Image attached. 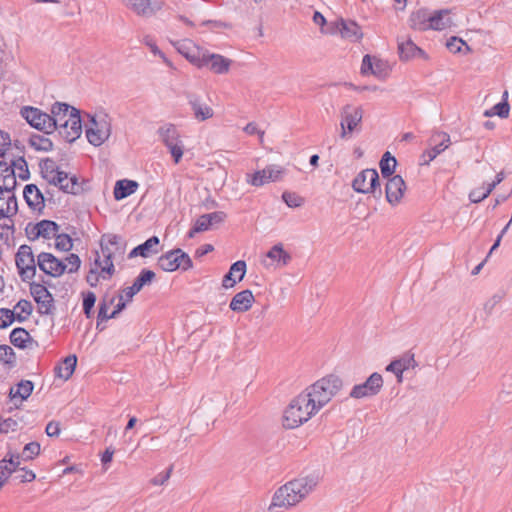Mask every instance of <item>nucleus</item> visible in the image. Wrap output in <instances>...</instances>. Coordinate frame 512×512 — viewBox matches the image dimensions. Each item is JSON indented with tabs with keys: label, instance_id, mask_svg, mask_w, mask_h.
Instances as JSON below:
<instances>
[{
	"label": "nucleus",
	"instance_id": "11",
	"mask_svg": "<svg viewBox=\"0 0 512 512\" xmlns=\"http://www.w3.org/2000/svg\"><path fill=\"white\" fill-rule=\"evenodd\" d=\"M232 60L220 54L211 53L203 50L200 54L198 68H207L215 74H226L229 72Z\"/></svg>",
	"mask_w": 512,
	"mask_h": 512
},
{
	"label": "nucleus",
	"instance_id": "52",
	"mask_svg": "<svg viewBox=\"0 0 512 512\" xmlns=\"http://www.w3.org/2000/svg\"><path fill=\"white\" fill-rule=\"evenodd\" d=\"M96 302V295L93 292H87L83 297V311L87 318L92 315V309Z\"/></svg>",
	"mask_w": 512,
	"mask_h": 512
},
{
	"label": "nucleus",
	"instance_id": "19",
	"mask_svg": "<svg viewBox=\"0 0 512 512\" xmlns=\"http://www.w3.org/2000/svg\"><path fill=\"white\" fill-rule=\"evenodd\" d=\"M127 8L139 16L150 17L163 7L162 0H123Z\"/></svg>",
	"mask_w": 512,
	"mask_h": 512
},
{
	"label": "nucleus",
	"instance_id": "30",
	"mask_svg": "<svg viewBox=\"0 0 512 512\" xmlns=\"http://www.w3.org/2000/svg\"><path fill=\"white\" fill-rule=\"evenodd\" d=\"M17 185L14 168L0 161V188L2 191L14 192Z\"/></svg>",
	"mask_w": 512,
	"mask_h": 512
},
{
	"label": "nucleus",
	"instance_id": "48",
	"mask_svg": "<svg viewBox=\"0 0 512 512\" xmlns=\"http://www.w3.org/2000/svg\"><path fill=\"white\" fill-rule=\"evenodd\" d=\"M510 112V105L508 102H500L493 106L491 110H488L484 113L485 116H494L497 115L500 118H507Z\"/></svg>",
	"mask_w": 512,
	"mask_h": 512
},
{
	"label": "nucleus",
	"instance_id": "16",
	"mask_svg": "<svg viewBox=\"0 0 512 512\" xmlns=\"http://www.w3.org/2000/svg\"><path fill=\"white\" fill-rule=\"evenodd\" d=\"M361 73L363 75H374L378 79L384 80L390 73L388 63L375 56L365 55L362 60Z\"/></svg>",
	"mask_w": 512,
	"mask_h": 512
},
{
	"label": "nucleus",
	"instance_id": "54",
	"mask_svg": "<svg viewBox=\"0 0 512 512\" xmlns=\"http://www.w3.org/2000/svg\"><path fill=\"white\" fill-rule=\"evenodd\" d=\"M0 361L5 364H13L15 362V353L8 345H0Z\"/></svg>",
	"mask_w": 512,
	"mask_h": 512
},
{
	"label": "nucleus",
	"instance_id": "38",
	"mask_svg": "<svg viewBox=\"0 0 512 512\" xmlns=\"http://www.w3.org/2000/svg\"><path fill=\"white\" fill-rule=\"evenodd\" d=\"M266 257L276 262L278 265L285 266L291 261V255L286 252L282 244L274 245L266 254Z\"/></svg>",
	"mask_w": 512,
	"mask_h": 512
},
{
	"label": "nucleus",
	"instance_id": "39",
	"mask_svg": "<svg viewBox=\"0 0 512 512\" xmlns=\"http://www.w3.org/2000/svg\"><path fill=\"white\" fill-rule=\"evenodd\" d=\"M61 180V183H53V185L58 186L63 192L76 195L82 191V186L76 176L69 177L65 172V178Z\"/></svg>",
	"mask_w": 512,
	"mask_h": 512
},
{
	"label": "nucleus",
	"instance_id": "45",
	"mask_svg": "<svg viewBox=\"0 0 512 512\" xmlns=\"http://www.w3.org/2000/svg\"><path fill=\"white\" fill-rule=\"evenodd\" d=\"M29 144L37 151H50L53 147L52 141L44 135H32L29 139Z\"/></svg>",
	"mask_w": 512,
	"mask_h": 512
},
{
	"label": "nucleus",
	"instance_id": "2",
	"mask_svg": "<svg viewBox=\"0 0 512 512\" xmlns=\"http://www.w3.org/2000/svg\"><path fill=\"white\" fill-rule=\"evenodd\" d=\"M343 386L342 380L339 376L330 374L319 380L312 385L308 386L303 394L307 395L311 406L315 407L319 412L325 405H327L334 396L338 394Z\"/></svg>",
	"mask_w": 512,
	"mask_h": 512
},
{
	"label": "nucleus",
	"instance_id": "50",
	"mask_svg": "<svg viewBox=\"0 0 512 512\" xmlns=\"http://www.w3.org/2000/svg\"><path fill=\"white\" fill-rule=\"evenodd\" d=\"M282 199L287 204V206L290 208L300 207L304 203V199L301 196H299L298 194L293 193V192H287V191L284 192L282 194Z\"/></svg>",
	"mask_w": 512,
	"mask_h": 512
},
{
	"label": "nucleus",
	"instance_id": "7",
	"mask_svg": "<svg viewBox=\"0 0 512 512\" xmlns=\"http://www.w3.org/2000/svg\"><path fill=\"white\" fill-rule=\"evenodd\" d=\"M354 191L362 194H373L376 198L381 197L379 175L375 169H364L354 178L352 182Z\"/></svg>",
	"mask_w": 512,
	"mask_h": 512
},
{
	"label": "nucleus",
	"instance_id": "36",
	"mask_svg": "<svg viewBox=\"0 0 512 512\" xmlns=\"http://www.w3.org/2000/svg\"><path fill=\"white\" fill-rule=\"evenodd\" d=\"M139 184L134 180H118L114 186V198L116 200H122L136 192Z\"/></svg>",
	"mask_w": 512,
	"mask_h": 512
},
{
	"label": "nucleus",
	"instance_id": "6",
	"mask_svg": "<svg viewBox=\"0 0 512 512\" xmlns=\"http://www.w3.org/2000/svg\"><path fill=\"white\" fill-rule=\"evenodd\" d=\"M15 263L22 281L29 282L36 275L37 260L28 245H21L15 255Z\"/></svg>",
	"mask_w": 512,
	"mask_h": 512
},
{
	"label": "nucleus",
	"instance_id": "25",
	"mask_svg": "<svg viewBox=\"0 0 512 512\" xmlns=\"http://www.w3.org/2000/svg\"><path fill=\"white\" fill-rule=\"evenodd\" d=\"M255 301L252 291L246 289L233 296L230 302V309L234 312L243 313L248 311Z\"/></svg>",
	"mask_w": 512,
	"mask_h": 512
},
{
	"label": "nucleus",
	"instance_id": "28",
	"mask_svg": "<svg viewBox=\"0 0 512 512\" xmlns=\"http://www.w3.org/2000/svg\"><path fill=\"white\" fill-rule=\"evenodd\" d=\"M23 196L27 205L31 209L41 211L44 208V196L36 185H26L23 191Z\"/></svg>",
	"mask_w": 512,
	"mask_h": 512
},
{
	"label": "nucleus",
	"instance_id": "17",
	"mask_svg": "<svg viewBox=\"0 0 512 512\" xmlns=\"http://www.w3.org/2000/svg\"><path fill=\"white\" fill-rule=\"evenodd\" d=\"M284 170L278 165H269L253 174H247V182L260 187L269 182H275L282 177Z\"/></svg>",
	"mask_w": 512,
	"mask_h": 512
},
{
	"label": "nucleus",
	"instance_id": "10",
	"mask_svg": "<svg viewBox=\"0 0 512 512\" xmlns=\"http://www.w3.org/2000/svg\"><path fill=\"white\" fill-rule=\"evenodd\" d=\"M340 116V137L345 139L347 138L348 134L356 131L358 125H360L363 118V109L360 106L355 107L351 104H347L341 109Z\"/></svg>",
	"mask_w": 512,
	"mask_h": 512
},
{
	"label": "nucleus",
	"instance_id": "62",
	"mask_svg": "<svg viewBox=\"0 0 512 512\" xmlns=\"http://www.w3.org/2000/svg\"><path fill=\"white\" fill-rule=\"evenodd\" d=\"M11 145V139L8 133L0 130V157H3L6 150Z\"/></svg>",
	"mask_w": 512,
	"mask_h": 512
},
{
	"label": "nucleus",
	"instance_id": "18",
	"mask_svg": "<svg viewBox=\"0 0 512 512\" xmlns=\"http://www.w3.org/2000/svg\"><path fill=\"white\" fill-rule=\"evenodd\" d=\"M227 215L223 211H216L201 215L189 231L188 237L193 238L196 233L204 232L224 222Z\"/></svg>",
	"mask_w": 512,
	"mask_h": 512
},
{
	"label": "nucleus",
	"instance_id": "55",
	"mask_svg": "<svg viewBox=\"0 0 512 512\" xmlns=\"http://www.w3.org/2000/svg\"><path fill=\"white\" fill-rule=\"evenodd\" d=\"M14 312L2 308L0 309V329L6 328L14 322Z\"/></svg>",
	"mask_w": 512,
	"mask_h": 512
},
{
	"label": "nucleus",
	"instance_id": "47",
	"mask_svg": "<svg viewBox=\"0 0 512 512\" xmlns=\"http://www.w3.org/2000/svg\"><path fill=\"white\" fill-rule=\"evenodd\" d=\"M156 274L152 270L143 269L140 274L136 277L133 285L141 291L146 285H150L155 279Z\"/></svg>",
	"mask_w": 512,
	"mask_h": 512
},
{
	"label": "nucleus",
	"instance_id": "26",
	"mask_svg": "<svg viewBox=\"0 0 512 512\" xmlns=\"http://www.w3.org/2000/svg\"><path fill=\"white\" fill-rule=\"evenodd\" d=\"M246 273V262L236 261L229 269V272L223 277L222 286L226 289L232 288L237 282H240Z\"/></svg>",
	"mask_w": 512,
	"mask_h": 512
},
{
	"label": "nucleus",
	"instance_id": "3",
	"mask_svg": "<svg viewBox=\"0 0 512 512\" xmlns=\"http://www.w3.org/2000/svg\"><path fill=\"white\" fill-rule=\"evenodd\" d=\"M318 411L315 407L311 406V402L308 400L307 395L303 392L294 398L283 415V425L288 429H293L304 422H307L312 418Z\"/></svg>",
	"mask_w": 512,
	"mask_h": 512
},
{
	"label": "nucleus",
	"instance_id": "8",
	"mask_svg": "<svg viewBox=\"0 0 512 512\" xmlns=\"http://www.w3.org/2000/svg\"><path fill=\"white\" fill-rule=\"evenodd\" d=\"M111 135V122L106 115L93 116L86 129V137L94 146L102 145Z\"/></svg>",
	"mask_w": 512,
	"mask_h": 512
},
{
	"label": "nucleus",
	"instance_id": "58",
	"mask_svg": "<svg viewBox=\"0 0 512 512\" xmlns=\"http://www.w3.org/2000/svg\"><path fill=\"white\" fill-rule=\"evenodd\" d=\"M446 46L449 49V51L452 53L460 52L462 49V46H466V48L469 49L468 46L466 45V43L462 39L457 38V37H451L447 41Z\"/></svg>",
	"mask_w": 512,
	"mask_h": 512
},
{
	"label": "nucleus",
	"instance_id": "27",
	"mask_svg": "<svg viewBox=\"0 0 512 512\" xmlns=\"http://www.w3.org/2000/svg\"><path fill=\"white\" fill-rule=\"evenodd\" d=\"M40 169L43 178L50 184L61 183V179L65 178V172L60 171L56 163L51 159L41 161Z\"/></svg>",
	"mask_w": 512,
	"mask_h": 512
},
{
	"label": "nucleus",
	"instance_id": "59",
	"mask_svg": "<svg viewBox=\"0 0 512 512\" xmlns=\"http://www.w3.org/2000/svg\"><path fill=\"white\" fill-rule=\"evenodd\" d=\"M395 361L400 365L403 371L414 368L416 366L414 355H405L400 359H396Z\"/></svg>",
	"mask_w": 512,
	"mask_h": 512
},
{
	"label": "nucleus",
	"instance_id": "22",
	"mask_svg": "<svg viewBox=\"0 0 512 512\" xmlns=\"http://www.w3.org/2000/svg\"><path fill=\"white\" fill-rule=\"evenodd\" d=\"M405 189V182L400 175L389 177L385 187L386 200L391 205H397L401 201Z\"/></svg>",
	"mask_w": 512,
	"mask_h": 512
},
{
	"label": "nucleus",
	"instance_id": "40",
	"mask_svg": "<svg viewBox=\"0 0 512 512\" xmlns=\"http://www.w3.org/2000/svg\"><path fill=\"white\" fill-rule=\"evenodd\" d=\"M34 388V384L29 380H21L17 384V389L11 388L9 391L10 399H15L19 397L21 401L26 400L32 393Z\"/></svg>",
	"mask_w": 512,
	"mask_h": 512
},
{
	"label": "nucleus",
	"instance_id": "41",
	"mask_svg": "<svg viewBox=\"0 0 512 512\" xmlns=\"http://www.w3.org/2000/svg\"><path fill=\"white\" fill-rule=\"evenodd\" d=\"M398 51L402 60H409L415 57L417 53L422 52V50L417 47L410 39L405 41H398Z\"/></svg>",
	"mask_w": 512,
	"mask_h": 512
},
{
	"label": "nucleus",
	"instance_id": "13",
	"mask_svg": "<svg viewBox=\"0 0 512 512\" xmlns=\"http://www.w3.org/2000/svg\"><path fill=\"white\" fill-rule=\"evenodd\" d=\"M22 117L35 129L43 131L45 134L51 133L50 115L42 110L26 106L21 109Z\"/></svg>",
	"mask_w": 512,
	"mask_h": 512
},
{
	"label": "nucleus",
	"instance_id": "44",
	"mask_svg": "<svg viewBox=\"0 0 512 512\" xmlns=\"http://www.w3.org/2000/svg\"><path fill=\"white\" fill-rule=\"evenodd\" d=\"M33 310L32 304L28 300H20L14 307V318L19 322H23L31 315Z\"/></svg>",
	"mask_w": 512,
	"mask_h": 512
},
{
	"label": "nucleus",
	"instance_id": "34",
	"mask_svg": "<svg viewBox=\"0 0 512 512\" xmlns=\"http://www.w3.org/2000/svg\"><path fill=\"white\" fill-rule=\"evenodd\" d=\"M430 11L427 9H419L413 12L409 17V25L414 30H429Z\"/></svg>",
	"mask_w": 512,
	"mask_h": 512
},
{
	"label": "nucleus",
	"instance_id": "9",
	"mask_svg": "<svg viewBox=\"0 0 512 512\" xmlns=\"http://www.w3.org/2000/svg\"><path fill=\"white\" fill-rule=\"evenodd\" d=\"M158 266L166 272H173L177 269L187 271L192 268L193 263L189 255L178 248L161 255L158 258Z\"/></svg>",
	"mask_w": 512,
	"mask_h": 512
},
{
	"label": "nucleus",
	"instance_id": "37",
	"mask_svg": "<svg viewBox=\"0 0 512 512\" xmlns=\"http://www.w3.org/2000/svg\"><path fill=\"white\" fill-rule=\"evenodd\" d=\"M77 357L76 355L67 356L61 364L55 368L56 375L64 380H68L76 367Z\"/></svg>",
	"mask_w": 512,
	"mask_h": 512
},
{
	"label": "nucleus",
	"instance_id": "42",
	"mask_svg": "<svg viewBox=\"0 0 512 512\" xmlns=\"http://www.w3.org/2000/svg\"><path fill=\"white\" fill-rule=\"evenodd\" d=\"M397 165V160L394 156L390 154V152H385L382 156L379 166L384 178H389L394 176L395 168Z\"/></svg>",
	"mask_w": 512,
	"mask_h": 512
},
{
	"label": "nucleus",
	"instance_id": "21",
	"mask_svg": "<svg viewBox=\"0 0 512 512\" xmlns=\"http://www.w3.org/2000/svg\"><path fill=\"white\" fill-rule=\"evenodd\" d=\"M72 108L73 107L66 103L56 102L53 104L50 115V122L53 123L51 125V133L55 130H58L59 133L60 129L67 125V118H70V115H72Z\"/></svg>",
	"mask_w": 512,
	"mask_h": 512
},
{
	"label": "nucleus",
	"instance_id": "29",
	"mask_svg": "<svg viewBox=\"0 0 512 512\" xmlns=\"http://www.w3.org/2000/svg\"><path fill=\"white\" fill-rule=\"evenodd\" d=\"M30 292L34 300L41 305V308L45 309V312H49L52 307V295L48 289L39 283H31Z\"/></svg>",
	"mask_w": 512,
	"mask_h": 512
},
{
	"label": "nucleus",
	"instance_id": "4",
	"mask_svg": "<svg viewBox=\"0 0 512 512\" xmlns=\"http://www.w3.org/2000/svg\"><path fill=\"white\" fill-rule=\"evenodd\" d=\"M119 240V236L112 234H105L101 237L100 247L104 259L101 260L99 253L96 252L95 265L101 269L103 279H109L114 274L113 259L117 253H123Z\"/></svg>",
	"mask_w": 512,
	"mask_h": 512
},
{
	"label": "nucleus",
	"instance_id": "12",
	"mask_svg": "<svg viewBox=\"0 0 512 512\" xmlns=\"http://www.w3.org/2000/svg\"><path fill=\"white\" fill-rule=\"evenodd\" d=\"M383 387V378L381 374L372 373L364 383L355 385L351 392L350 397L354 399H361L365 397H372L377 395Z\"/></svg>",
	"mask_w": 512,
	"mask_h": 512
},
{
	"label": "nucleus",
	"instance_id": "57",
	"mask_svg": "<svg viewBox=\"0 0 512 512\" xmlns=\"http://www.w3.org/2000/svg\"><path fill=\"white\" fill-rule=\"evenodd\" d=\"M17 475H15V479L20 483L32 482L35 480L36 475L32 470H26L24 468L17 470Z\"/></svg>",
	"mask_w": 512,
	"mask_h": 512
},
{
	"label": "nucleus",
	"instance_id": "46",
	"mask_svg": "<svg viewBox=\"0 0 512 512\" xmlns=\"http://www.w3.org/2000/svg\"><path fill=\"white\" fill-rule=\"evenodd\" d=\"M159 238L157 236H152L149 239H147L144 243L138 245V250L140 251L141 257H149L152 254L158 253V245H159Z\"/></svg>",
	"mask_w": 512,
	"mask_h": 512
},
{
	"label": "nucleus",
	"instance_id": "23",
	"mask_svg": "<svg viewBox=\"0 0 512 512\" xmlns=\"http://www.w3.org/2000/svg\"><path fill=\"white\" fill-rule=\"evenodd\" d=\"M187 101L192 110L193 116L197 121L203 122L213 117V109L204 103L201 97L197 94L188 93Z\"/></svg>",
	"mask_w": 512,
	"mask_h": 512
},
{
	"label": "nucleus",
	"instance_id": "1",
	"mask_svg": "<svg viewBox=\"0 0 512 512\" xmlns=\"http://www.w3.org/2000/svg\"><path fill=\"white\" fill-rule=\"evenodd\" d=\"M318 482L319 479L315 475L299 477L287 482L275 491L269 510L289 509L296 506L315 489Z\"/></svg>",
	"mask_w": 512,
	"mask_h": 512
},
{
	"label": "nucleus",
	"instance_id": "60",
	"mask_svg": "<svg viewBox=\"0 0 512 512\" xmlns=\"http://www.w3.org/2000/svg\"><path fill=\"white\" fill-rule=\"evenodd\" d=\"M172 468L170 467L166 472H161L151 479V484L154 486L164 485L171 476Z\"/></svg>",
	"mask_w": 512,
	"mask_h": 512
},
{
	"label": "nucleus",
	"instance_id": "63",
	"mask_svg": "<svg viewBox=\"0 0 512 512\" xmlns=\"http://www.w3.org/2000/svg\"><path fill=\"white\" fill-rule=\"evenodd\" d=\"M386 371L392 372L397 377V382L401 383L403 381V370L400 365L394 360L390 364L387 365Z\"/></svg>",
	"mask_w": 512,
	"mask_h": 512
},
{
	"label": "nucleus",
	"instance_id": "32",
	"mask_svg": "<svg viewBox=\"0 0 512 512\" xmlns=\"http://www.w3.org/2000/svg\"><path fill=\"white\" fill-rule=\"evenodd\" d=\"M452 24L450 11L448 9L437 10L433 13L430 12L429 29L444 30Z\"/></svg>",
	"mask_w": 512,
	"mask_h": 512
},
{
	"label": "nucleus",
	"instance_id": "61",
	"mask_svg": "<svg viewBox=\"0 0 512 512\" xmlns=\"http://www.w3.org/2000/svg\"><path fill=\"white\" fill-rule=\"evenodd\" d=\"M487 197L484 187L476 188L469 193V199L473 203H479Z\"/></svg>",
	"mask_w": 512,
	"mask_h": 512
},
{
	"label": "nucleus",
	"instance_id": "24",
	"mask_svg": "<svg viewBox=\"0 0 512 512\" xmlns=\"http://www.w3.org/2000/svg\"><path fill=\"white\" fill-rule=\"evenodd\" d=\"M177 18L189 27L195 26L199 5L192 0H180L177 4Z\"/></svg>",
	"mask_w": 512,
	"mask_h": 512
},
{
	"label": "nucleus",
	"instance_id": "15",
	"mask_svg": "<svg viewBox=\"0 0 512 512\" xmlns=\"http://www.w3.org/2000/svg\"><path fill=\"white\" fill-rule=\"evenodd\" d=\"M429 143L433 146L425 150L421 155L422 164L426 165H428L440 153L448 148L450 143V136L445 132H436L431 136Z\"/></svg>",
	"mask_w": 512,
	"mask_h": 512
},
{
	"label": "nucleus",
	"instance_id": "33",
	"mask_svg": "<svg viewBox=\"0 0 512 512\" xmlns=\"http://www.w3.org/2000/svg\"><path fill=\"white\" fill-rule=\"evenodd\" d=\"M339 30L343 38L356 42L363 37L360 26L351 20H341Z\"/></svg>",
	"mask_w": 512,
	"mask_h": 512
},
{
	"label": "nucleus",
	"instance_id": "31",
	"mask_svg": "<svg viewBox=\"0 0 512 512\" xmlns=\"http://www.w3.org/2000/svg\"><path fill=\"white\" fill-rule=\"evenodd\" d=\"M176 49L181 53L190 63L198 65L202 49L196 47L191 41H178L175 44Z\"/></svg>",
	"mask_w": 512,
	"mask_h": 512
},
{
	"label": "nucleus",
	"instance_id": "5",
	"mask_svg": "<svg viewBox=\"0 0 512 512\" xmlns=\"http://www.w3.org/2000/svg\"><path fill=\"white\" fill-rule=\"evenodd\" d=\"M158 135L169 150L174 163L178 164L184 154V143L176 126L173 124H165L158 129Z\"/></svg>",
	"mask_w": 512,
	"mask_h": 512
},
{
	"label": "nucleus",
	"instance_id": "14",
	"mask_svg": "<svg viewBox=\"0 0 512 512\" xmlns=\"http://www.w3.org/2000/svg\"><path fill=\"white\" fill-rule=\"evenodd\" d=\"M37 265L42 272L54 278L60 277L66 272L64 261L48 252H41L37 255Z\"/></svg>",
	"mask_w": 512,
	"mask_h": 512
},
{
	"label": "nucleus",
	"instance_id": "49",
	"mask_svg": "<svg viewBox=\"0 0 512 512\" xmlns=\"http://www.w3.org/2000/svg\"><path fill=\"white\" fill-rule=\"evenodd\" d=\"M55 248L59 251L68 252L72 249V239L67 234H58L55 236Z\"/></svg>",
	"mask_w": 512,
	"mask_h": 512
},
{
	"label": "nucleus",
	"instance_id": "51",
	"mask_svg": "<svg viewBox=\"0 0 512 512\" xmlns=\"http://www.w3.org/2000/svg\"><path fill=\"white\" fill-rule=\"evenodd\" d=\"M64 266H66V272L75 273L81 266V260L77 254L71 253L65 258Z\"/></svg>",
	"mask_w": 512,
	"mask_h": 512
},
{
	"label": "nucleus",
	"instance_id": "43",
	"mask_svg": "<svg viewBox=\"0 0 512 512\" xmlns=\"http://www.w3.org/2000/svg\"><path fill=\"white\" fill-rule=\"evenodd\" d=\"M37 224L38 232H40V237L44 239L55 238L58 233L59 226L51 220H42Z\"/></svg>",
	"mask_w": 512,
	"mask_h": 512
},
{
	"label": "nucleus",
	"instance_id": "53",
	"mask_svg": "<svg viewBox=\"0 0 512 512\" xmlns=\"http://www.w3.org/2000/svg\"><path fill=\"white\" fill-rule=\"evenodd\" d=\"M40 453V444L38 442H30L25 445L22 451V457L25 460L33 459Z\"/></svg>",
	"mask_w": 512,
	"mask_h": 512
},
{
	"label": "nucleus",
	"instance_id": "20",
	"mask_svg": "<svg viewBox=\"0 0 512 512\" xmlns=\"http://www.w3.org/2000/svg\"><path fill=\"white\" fill-rule=\"evenodd\" d=\"M68 119L67 125L60 129L59 135L67 142L71 143L78 139L82 133L80 112L72 108V115Z\"/></svg>",
	"mask_w": 512,
	"mask_h": 512
},
{
	"label": "nucleus",
	"instance_id": "64",
	"mask_svg": "<svg viewBox=\"0 0 512 512\" xmlns=\"http://www.w3.org/2000/svg\"><path fill=\"white\" fill-rule=\"evenodd\" d=\"M504 297L503 293L494 294L487 302L484 304V309L489 313L493 310V308L502 301Z\"/></svg>",
	"mask_w": 512,
	"mask_h": 512
},
{
	"label": "nucleus",
	"instance_id": "35",
	"mask_svg": "<svg viewBox=\"0 0 512 512\" xmlns=\"http://www.w3.org/2000/svg\"><path fill=\"white\" fill-rule=\"evenodd\" d=\"M10 342L18 348H31L36 345L30 334L24 328H15L10 334Z\"/></svg>",
	"mask_w": 512,
	"mask_h": 512
},
{
	"label": "nucleus",
	"instance_id": "56",
	"mask_svg": "<svg viewBox=\"0 0 512 512\" xmlns=\"http://www.w3.org/2000/svg\"><path fill=\"white\" fill-rule=\"evenodd\" d=\"M18 429V422L13 418H1L0 434H7Z\"/></svg>",
	"mask_w": 512,
	"mask_h": 512
}]
</instances>
